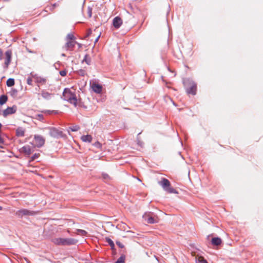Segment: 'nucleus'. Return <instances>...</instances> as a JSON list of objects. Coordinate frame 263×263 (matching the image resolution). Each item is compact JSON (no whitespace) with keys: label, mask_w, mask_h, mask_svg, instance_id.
I'll return each mask as SVG.
<instances>
[{"label":"nucleus","mask_w":263,"mask_h":263,"mask_svg":"<svg viewBox=\"0 0 263 263\" xmlns=\"http://www.w3.org/2000/svg\"><path fill=\"white\" fill-rule=\"evenodd\" d=\"M67 71L66 70H61L60 71V74L62 76L64 77L66 75Z\"/></svg>","instance_id":"nucleus-36"},{"label":"nucleus","mask_w":263,"mask_h":263,"mask_svg":"<svg viewBox=\"0 0 263 263\" xmlns=\"http://www.w3.org/2000/svg\"><path fill=\"white\" fill-rule=\"evenodd\" d=\"M3 53L2 50L0 49V60H2L3 59Z\"/></svg>","instance_id":"nucleus-40"},{"label":"nucleus","mask_w":263,"mask_h":263,"mask_svg":"<svg viewBox=\"0 0 263 263\" xmlns=\"http://www.w3.org/2000/svg\"><path fill=\"white\" fill-rule=\"evenodd\" d=\"M158 184L161 186L162 189L167 193H174V194H178V192L174 189L173 187H171V183L170 181L165 178H162L161 180L158 182Z\"/></svg>","instance_id":"nucleus-3"},{"label":"nucleus","mask_w":263,"mask_h":263,"mask_svg":"<svg viewBox=\"0 0 263 263\" xmlns=\"http://www.w3.org/2000/svg\"><path fill=\"white\" fill-rule=\"evenodd\" d=\"M8 100V97L5 95H2L1 97H0V104L1 105H3Z\"/></svg>","instance_id":"nucleus-22"},{"label":"nucleus","mask_w":263,"mask_h":263,"mask_svg":"<svg viewBox=\"0 0 263 263\" xmlns=\"http://www.w3.org/2000/svg\"><path fill=\"white\" fill-rule=\"evenodd\" d=\"M77 43V41H68L65 44V48L66 50H72L75 45Z\"/></svg>","instance_id":"nucleus-12"},{"label":"nucleus","mask_w":263,"mask_h":263,"mask_svg":"<svg viewBox=\"0 0 263 263\" xmlns=\"http://www.w3.org/2000/svg\"><path fill=\"white\" fill-rule=\"evenodd\" d=\"M146 220L148 223L153 224L158 222L159 219L157 216H152L148 215Z\"/></svg>","instance_id":"nucleus-11"},{"label":"nucleus","mask_w":263,"mask_h":263,"mask_svg":"<svg viewBox=\"0 0 263 263\" xmlns=\"http://www.w3.org/2000/svg\"><path fill=\"white\" fill-rule=\"evenodd\" d=\"M81 140L84 142L90 143L92 141V136L90 135H83L81 138Z\"/></svg>","instance_id":"nucleus-17"},{"label":"nucleus","mask_w":263,"mask_h":263,"mask_svg":"<svg viewBox=\"0 0 263 263\" xmlns=\"http://www.w3.org/2000/svg\"><path fill=\"white\" fill-rule=\"evenodd\" d=\"M36 214V212L26 209L19 210L15 212V215L20 218H22L24 216H34Z\"/></svg>","instance_id":"nucleus-5"},{"label":"nucleus","mask_w":263,"mask_h":263,"mask_svg":"<svg viewBox=\"0 0 263 263\" xmlns=\"http://www.w3.org/2000/svg\"><path fill=\"white\" fill-rule=\"evenodd\" d=\"M50 135L55 138H65L66 137L64 133H50Z\"/></svg>","instance_id":"nucleus-15"},{"label":"nucleus","mask_w":263,"mask_h":263,"mask_svg":"<svg viewBox=\"0 0 263 263\" xmlns=\"http://www.w3.org/2000/svg\"><path fill=\"white\" fill-rule=\"evenodd\" d=\"M77 231L78 234H80L82 236H86L87 234V232L86 231L81 229H77Z\"/></svg>","instance_id":"nucleus-27"},{"label":"nucleus","mask_w":263,"mask_h":263,"mask_svg":"<svg viewBox=\"0 0 263 263\" xmlns=\"http://www.w3.org/2000/svg\"><path fill=\"white\" fill-rule=\"evenodd\" d=\"M45 141V139L42 136L35 135L34 137L33 143L35 147L40 148L44 145Z\"/></svg>","instance_id":"nucleus-7"},{"label":"nucleus","mask_w":263,"mask_h":263,"mask_svg":"<svg viewBox=\"0 0 263 263\" xmlns=\"http://www.w3.org/2000/svg\"><path fill=\"white\" fill-rule=\"evenodd\" d=\"M122 23V20L119 16L115 17L112 21V25L116 29L119 28L121 26Z\"/></svg>","instance_id":"nucleus-10"},{"label":"nucleus","mask_w":263,"mask_h":263,"mask_svg":"<svg viewBox=\"0 0 263 263\" xmlns=\"http://www.w3.org/2000/svg\"><path fill=\"white\" fill-rule=\"evenodd\" d=\"M185 85H189L190 87L186 88V92L189 94L195 95L197 90V84L192 80L187 79L184 82Z\"/></svg>","instance_id":"nucleus-4"},{"label":"nucleus","mask_w":263,"mask_h":263,"mask_svg":"<svg viewBox=\"0 0 263 263\" xmlns=\"http://www.w3.org/2000/svg\"><path fill=\"white\" fill-rule=\"evenodd\" d=\"M92 9L90 7H88L87 8V14L89 18L92 16Z\"/></svg>","instance_id":"nucleus-30"},{"label":"nucleus","mask_w":263,"mask_h":263,"mask_svg":"<svg viewBox=\"0 0 263 263\" xmlns=\"http://www.w3.org/2000/svg\"><path fill=\"white\" fill-rule=\"evenodd\" d=\"M6 84H7V86H8V87L13 86L15 84L14 79L13 78L8 79L6 82Z\"/></svg>","instance_id":"nucleus-23"},{"label":"nucleus","mask_w":263,"mask_h":263,"mask_svg":"<svg viewBox=\"0 0 263 263\" xmlns=\"http://www.w3.org/2000/svg\"><path fill=\"white\" fill-rule=\"evenodd\" d=\"M116 244L118 245V246L120 248H123L124 245L123 243H122L121 242L117 241H116Z\"/></svg>","instance_id":"nucleus-35"},{"label":"nucleus","mask_w":263,"mask_h":263,"mask_svg":"<svg viewBox=\"0 0 263 263\" xmlns=\"http://www.w3.org/2000/svg\"><path fill=\"white\" fill-rule=\"evenodd\" d=\"M2 133H0V134H1ZM4 138L2 137V135L0 134V147L3 148L4 147L1 145V144H4Z\"/></svg>","instance_id":"nucleus-32"},{"label":"nucleus","mask_w":263,"mask_h":263,"mask_svg":"<svg viewBox=\"0 0 263 263\" xmlns=\"http://www.w3.org/2000/svg\"><path fill=\"white\" fill-rule=\"evenodd\" d=\"M102 177H103V179L105 180V181H107L110 179V177L109 176V175L108 174H107L106 173L102 174Z\"/></svg>","instance_id":"nucleus-31"},{"label":"nucleus","mask_w":263,"mask_h":263,"mask_svg":"<svg viewBox=\"0 0 263 263\" xmlns=\"http://www.w3.org/2000/svg\"><path fill=\"white\" fill-rule=\"evenodd\" d=\"M16 132H22V131H21V130H20V129L18 128V129L16 130Z\"/></svg>","instance_id":"nucleus-45"},{"label":"nucleus","mask_w":263,"mask_h":263,"mask_svg":"<svg viewBox=\"0 0 263 263\" xmlns=\"http://www.w3.org/2000/svg\"><path fill=\"white\" fill-rule=\"evenodd\" d=\"M66 39H67V40L72 41L75 39V37L74 36V35L72 34L69 33L67 34V35L66 36Z\"/></svg>","instance_id":"nucleus-29"},{"label":"nucleus","mask_w":263,"mask_h":263,"mask_svg":"<svg viewBox=\"0 0 263 263\" xmlns=\"http://www.w3.org/2000/svg\"><path fill=\"white\" fill-rule=\"evenodd\" d=\"M62 56H65V54L64 53H63V54H62Z\"/></svg>","instance_id":"nucleus-48"},{"label":"nucleus","mask_w":263,"mask_h":263,"mask_svg":"<svg viewBox=\"0 0 263 263\" xmlns=\"http://www.w3.org/2000/svg\"><path fill=\"white\" fill-rule=\"evenodd\" d=\"M212 244L214 246H219L221 243V239L219 237H214L212 239Z\"/></svg>","instance_id":"nucleus-19"},{"label":"nucleus","mask_w":263,"mask_h":263,"mask_svg":"<svg viewBox=\"0 0 263 263\" xmlns=\"http://www.w3.org/2000/svg\"><path fill=\"white\" fill-rule=\"evenodd\" d=\"M17 137H23L24 136V133H16Z\"/></svg>","instance_id":"nucleus-39"},{"label":"nucleus","mask_w":263,"mask_h":263,"mask_svg":"<svg viewBox=\"0 0 263 263\" xmlns=\"http://www.w3.org/2000/svg\"><path fill=\"white\" fill-rule=\"evenodd\" d=\"M22 152L27 155H29L31 154L32 151L30 146L25 145L22 148Z\"/></svg>","instance_id":"nucleus-16"},{"label":"nucleus","mask_w":263,"mask_h":263,"mask_svg":"<svg viewBox=\"0 0 263 263\" xmlns=\"http://www.w3.org/2000/svg\"><path fill=\"white\" fill-rule=\"evenodd\" d=\"M27 83L29 85H32V80L30 78H28L27 79Z\"/></svg>","instance_id":"nucleus-34"},{"label":"nucleus","mask_w":263,"mask_h":263,"mask_svg":"<svg viewBox=\"0 0 263 263\" xmlns=\"http://www.w3.org/2000/svg\"><path fill=\"white\" fill-rule=\"evenodd\" d=\"M141 134V133H139V134L137 135V144L139 146H140L141 147H143L144 146V143L140 140V135Z\"/></svg>","instance_id":"nucleus-25"},{"label":"nucleus","mask_w":263,"mask_h":263,"mask_svg":"<svg viewBox=\"0 0 263 263\" xmlns=\"http://www.w3.org/2000/svg\"><path fill=\"white\" fill-rule=\"evenodd\" d=\"M3 210V207L0 206V211L2 210Z\"/></svg>","instance_id":"nucleus-46"},{"label":"nucleus","mask_w":263,"mask_h":263,"mask_svg":"<svg viewBox=\"0 0 263 263\" xmlns=\"http://www.w3.org/2000/svg\"><path fill=\"white\" fill-rule=\"evenodd\" d=\"M80 129V127L79 125H75L72 126L68 127V128L63 129L60 127L56 128L54 127H51L49 128L50 132H63L65 130H67V132H77Z\"/></svg>","instance_id":"nucleus-6"},{"label":"nucleus","mask_w":263,"mask_h":263,"mask_svg":"<svg viewBox=\"0 0 263 263\" xmlns=\"http://www.w3.org/2000/svg\"><path fill=\"white\" fill-rule=\"evenodd\" d=\"M105 239L106 241L108 243V245L111 247V249L112 250H114L115 246L114 241L108 237H106Z\"/></svg>","instance_id":"nucleus-21"},{"label":"nucleus","mask_w":263,"mask_h":263,"mask_svg":"<svg viewBox=\"0 0 263 263\" xmlns=\"http://www.w3.org/2000/svg\"><path fill=\"white\" fill-rule=\"evenodd\" d=\"M76 44H77L78 45L79 48L81 47V44H80V43L77 42V43H76Z\"/></svg>","instance_id":"nucleus-42"},{"label":"nucleus","mask_w":263,"mask_h":263,"mask_svg":"<svg viewBox=\"0 0 263 263\" xmlns=\"http://www.w3.org/2000/svg\"><path fill=\"white\" fill-rule=\"evenodd\" d=\"M53 243L59 246H71L76 245L78 240L72 238H55L52 240Z\"/></svg>","instance_id":"nucleus-1"},{"label":"nucleus","mask_w":263,"mask_h":263,"mask_svg":"<svg viewBox=\"0 0 263 263\" xmlns=\"http://www.w3.org/2000/svg\"><path fill=\"white\" fill-rule=\"evenodd\" d=\"M5 68H7L11 61L12 51L11 50H7L5 52Z\"/></svg>","instance_id":"nucleus-9"},{"label":"nucleus","mask_w":263,"mask_h":263,"mask_svg":"<svg viewBox=\"0 0 263 263\" xmlns=\"http://www.w3.org/2000/svg\"><path fill=\"white\" fill-rule=\"evenodd\" d=\"M196 263H208V262L202 257H199L197 258H196Z\"/></svg>","instance_id":"nucleus-26"},{"label":"nucleus","mask_w":263,"mask_h":263,"mask_svg":"<svg viewBox=\"0 0 263 263\" xmlns=\"http://www.w3.org/2000/svg\"><path fill=\"white\" fill-rule=\"evenodd\" d=\"M11 93L12 96L15 95L17 93V91L16 89H13L12 90Z\"/></svg>","instance_id":"nucleus-38"},{"label":"nucleus","mask_w":263,"mask_h":263,"mask_svg":"<svg viewBox=\"0 0 263 263\" xmlns=\"http://www.w3.org/2000/svg\"><path fill=\"white\" fill-rule=\"evenodd\" d=\"M63 98L64 100L68 101L75 106L77 104V99L74 93L72 92L69 89L65 88L63 92Z\"/></svg>","instance_id":"nucleus-2"},{"label":"nucleus","mask_w":263,"mask_h":263,"mask_svg":"<svg viewBox=\"0 0 263 263\" xmlns=\"http://www.w3.org/2000/svg\"><path fill=\"white\" fill-rule=\"evenodd\" d=\"M100 37V35H99L97 38L95 40V43H96L97 42H98V40H99V38Z\"/></svg>","instance_id":"nucleus-43"},{"label":"nucleus","mask_w":263,"mask_h":263,"mask_svg":"<svg viewBox=\"0 0 263 263\" xmlns=\"http://www.w3.org/2000/svg\"><path fill=\"white\" fill-rule=\"evenodd\" d=\"M40 156L39 154H34L31 158V159L32 161H33L35 160L36 159L38 158Z\"/></svg>","instance_id":"nucleus-33"},{"label":"nucleus","mask_w":263,"mask_h":263,"mask_svg":"<svg viewBox=\"0 0 263 263\" xmlns=\"http://www.w3.org/2000/svg\"><path fill=\"white\" fill-rule=\"evenodd\" d=\"M31 74L32 77L35 79L36 83H41V84H44L46 83V78L37 76V74H32V73H31Z\"/></svg>","instance_id":"nucleus-13"},{"label":"nucleus","mask_w":263,"mask_h":263,"mask_svg":"<svg viewBox=\"0 0 263 263\" xmlns=\"http://www.w3.org/2000/svg\"><path fill=\"white\" fill-rule=\"evenodd\" d=\"M128 15H129V16L130 17H133V16H132V15H130V14H128Z\"/></svg>","instance_id":"nucleus-47"},{"label":"nucleus","mask_w":263,"mask_h":263,"mask_svg":"<svg viewBox=\"0 0 263 263\" xmlns=\"http://www.w3.org/2000/svg\"><path fill=\"white\" fill-rule=\"evenodd\" d=\"M91 87L92 90L97 93H100L102 91V87L99 84L93 83L92 84Z\"/></svg>","instance_id":"nucleus-14"},{"label":"nucleus","mask_w":263,"mask_h":263,"mask_svg":"<svg viewBox=\"0 0 263 263\" xmlns=\"http://www.w3.org/2000/svg\"><path fill=\"white\" fill-rule=\"evenodd\" d=\"M77 73L79 75L84 77L86 75V73L85 70L84 69H80L77 71Z\"/></svg>","instance_id":"nucleus-28"},{"label":"nucleus","mask_w":263,"mask_h":263,"mask_svg":"<svg viewBox=\"0 0 263 263\" xmlns=\"http://www.w3.org/2000/svg\"><path fill=\"white\" fill-rule=\"evenodd\" d=\"M39 118L40 120H42L43 119V115H38Z\"/></svg>","instance_id":"nucleus-41"},{"label":"nucleus","mask_w":263,"mask_h":263,"mask_svg":"<svg viewBox=\"0 0 263 263\" xmlns=\"http://www.w3.org/2000/svg\"><path fill=\"white\" fill-rule=\"evenodd\" d=\"M125 255L122 254L115 262V263H125Z\"/></svg>","instance_id":"nucleus-24"},{"label":"nucleus","mask_w":263,"mask_h":263,"mask_svg":"<svg viewBox=\"0 0 263 263\" xmlns=\"http://www.w3.org/2000/svg\"><path fill=\"white\" fill-rule=\"evenodd\" d=\"M41 96L45 99L49 100L51 98L52 93H50L44 90H43L41 92Z\"/></svg>","instance_id":"nucleus-18"},{"label":"nucleus","mask_w":263,"mask_h":263,"mask_svg":"<svg viewBox=\"0 0 263 263\" xmlns=\"http://www.w3.org/2000/svg\"><path fill=\"white\" fill-rule=\"evenodd\" d=\"M57 6V4H54L52 5V6H53V8H55Z\"/></svg>","instance_id":"nucleus-44"},{"label":"nucleus","mask_w":263,"mask_h":263,"mask_svg":"<svg viewBox=\"0 0 263 263\" xmlns=\"http://www.w3.org/2000/svg\"><path fill=\"white\" fill-rule=\"evenodd\" d=\"M94 146L100 148L101 146V144L99 142H96L93 144Z\"/></svg>","instance_id":"nucleus-37"},{"label":"nucleus","mask_w":263,"mask_h":263,"mask_svg":"<svg viewBox=\"0 0 263 263\" xmlns=\"http://www.w3.org/2000/svg\"><path fill=\"white\" fill-rule=\"evenodd\" d=\"M82 62H85L87 65H90L91 63V59L88 54H86Z\"/></svg>","instance_id":"nucleus-20"},{"label":"nucleus","mask_w":263,"mask_h":263,"mask_svg":"<svg viewBox=\"0 0 263 263\" xmlns=\"http://www.w3.org/2000/svg\"><path fill=\"white\" fill-rule=\"evenodd\" d=\"M16 109L17 107L15 105H13L12 107H8L3 111V115L4 117H6L8 115L14 114Z\"/></svg>","instance_id":"nucleus-8"}]
</instances>
